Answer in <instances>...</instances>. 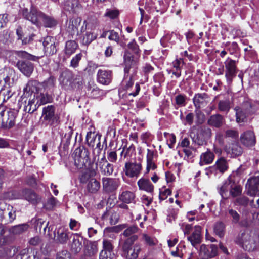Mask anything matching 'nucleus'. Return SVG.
Returning <instances> with one entry per match:
<instances>
[{"label":"nucleus","instance_id":"53","mask_svg":"<svg viewBox=\"0 0 259 259\" xmlns=\"http://www.w3.org/2000/svg\"><path fill=\"white\" fill-rule=\"evenodd\" d=\"M242 188L239 185H236L234 183L231 185L229 195L233 197H239L242 193Z\"/></svg>","mask_w":259,"mask_h":259},{"label":"nucleus","instance_id":"1","mask_svg":"<svg viewBox=\"0 0 259 259\" xmlns=\"http://www.w3.org/2000/svg\"><path fill=\"white\" fill-rule=\"evenodd\" d=\"M20 14L25 19L38 27L44 26L45 27L52 28L57 23L54 18L46 15L32 6L29 11L27 8H21Z\"/></svg>","mask_w":259,"mask_h":259},{"label":"nucleus","instance_id":"20","mask_svg":"<svg viewBox=\"0 0 259 259\" xmlns=\"http://www.w3.org/2000/svg\"><path fill=\"white\" fill-rule=\"evenodd\" d=\"M44 50L47 55H52L57 51L55 45V39L48 36L44 38L42 42Z\"/></svg>","mask_w":259,"mask_h":259},{"label":"nucleus","instance_id":"8","mask_svg":"<svg viewBox=\"0 0 259 259\" xmlns=\"http://www.w3.org/2000/svg\"><path fill=\"white\" fill-rule=\"evenodd\" d=\"M96 165V168H98L102 175L107 176L112 175L114 171L113 165L108 161L105 155L97 160Z\"/></svg>","mask_w":259,"mask_h":259},{"label":"nucleus","instance_id":"44","mask_svg":"<svg viewBox=\"0 0 259 259\" xmlns=\"http://www.w3.org/2000/svg\"><path fill=\"white\" fill-rule=\"evenodd\" d=\"M252 222L251 219L249 215L248 210L245 209L243 210L242 220L239 221L238 224L242 227H248Z\"/></svg>","mask_w":259,"mask_h":259},{"label":"nucleus","instance_id":"27","mask_svg":"<svg viewBox=\"0 0 259 259\" xmlns=\"http://www.w3.org/2000/svg\"><path fill=\"white\" fill-rule=\"evenodd\" d=\"M225 151L228 155H230L231 157L239 156L242 153V148L236 142L226 145L225 147Z\"/></svg>","mask_w":259,"mask_h":259},{"label":"nucleus","instance_id":"38","mask_svg":"<svg viewBox=\"0 0 259 259\" xmlns=\"http://www.w3.org/2000/svg\"><path fill=\"white\" fill-rule=\"evenodd\" d=\"M55 237L57 241L61 244H65L68 240V232L64 228H59L57 231H54Z\"/></svg>","mask_w":259,"mask_h":259},{"label":"nucleus","instance_id":"17","mask_svg":"<svg viewBox=\"0 0 259 259\" xmlns=\"http://www.w3.org/2000/svg\"><path fill=\"white\" fill-rule=\"evenodd\" d=\"M114 256L113 246L110 241H103L102 249L99 254V259H112Z\"/></svg>","mask_w":259,"mask_h":259},{"label":"nucleus","instance_id":"7","mask_svg":"<svg viewBox=\"0 0 259 259\" xmlns=\"http://www.w3.org/2000/svg\"><path fill=\"white\" fill-rule=\"evenodd\" d=\"M12 195L14 199H24L32 203H35L37 202V194L31 189H25L15 191Z\"/></svg>","mask_w":259,"mask_h":259},{"label":"nucleus","instance_id":"5","mask_svg":"<svg viewBox=\"0 0 259 259\" xmlns=\"http://www.w3.org/2000/svg\"><path fill=\"white\" fill-rule=\"evenodd\" d=\"M90 153L84 147H79L75 149L73 153L74 164L78 169L86 167L87 163L90 160Z\"/></svg>","mask_w":259,"mask_h":259},{"label":"nucleus","instance_id":"54","mask_svg":"<svg viewBox=\"0 0 259 259\" xmlns=\"http://www.w3.org/2000/svg\"><path fill=\"white\" fill-rule=\"evenodd\" d=\"M218 108L222 112L227 113L230 109V102L228 100H221L218 103Z\"/></svg>","mask_w":259,"mask_h":259},{"label":"nucleus","instance_id":"64","mask_svg":"<svg viewBox=\"0 0 259 259\" xmlns=\"http://www.w3.org/2000/svg\"><path fill=\"white\" fill-rule=\"evenodd\" d=\"M13 94L9 89H3L0 91V99L2 98L4 102L7 101Z\"/></svg>","mask_w":259,"mask_h":259},{"label":"nucleus","instance_id":"30","mask_svg":"<svg viewBox=\"0 0 259 259\" xmlns=\"http://www.w3.org/2000/svg\"><path fill=\"white\" fill-rule=\"evenodd\" d=\"M38 104L36 102L35 95L33 96L31 94L29 99L25 100V105L24 107V111L29 113H32L37 109Z\"/></svg>","mask_w":259,"mask_h":259},{"label":"nucleus","instance_id":"13","mask_svg":"<svg viewBox=\"0 0 259 259\" xmlns=\"http://www.w3.org/2000/svg\"><path fill=\"white\" fill-rule=\"evenodd\" d=\"M16 116L17 113L14 110H7L0 122L2 127L6 129H10L13 127L15 124Z\"/></svg>","mask_w":259,"mask_h":259},{"label":"nucleus","instance_id":"4","mask_svg":"<svg viewBox=\"0 0 259 259\" xmlns=\"http://www.w3.org/2000/svg\"><path fill=\"white\" fill-rule=\"evenodd\" d=\"M55 111V107L53 105L45 106L42 109L44 120L47 122L52 131L55 130L60 123V116Z\"/></svg>","mask_w":259,"mask_h":259},{"label":"nucleus","instance_id":"60","mask_svg":"<svg viewBox=\"0 0 259 259\" xmlns=\"http://www.w3.org/2000/svg\"><path fill=\"white\" fill-rule=\"evenodd\" d=\"M224 224L222 222H218L214 226V232L220 237H222L224 235Z\"/></svg>","mask_w":259,"mask_h":259},{"label":"nucleus","instance_id":"11","mask_svg":"<svg viewBox=\"0 0 259 259\" xmlns=\"http://www.w3.org/2000/svg\"><path fill=\"white\" fill-rule=\"evenodd\" d=\"M228 161L224 157H221L215 161L214 166H210L206 169V174L208 175L209 173H215L216 170L223 174L228 170Z\"/></svg>","mask_w":259,"mask_h":259},{"label":"nucleus","instance_id":"9","mask_svg":"<svg viewBox=\"0 0 259 259\" xmlns=\"http://www.w3.org/2000/svg\"><path fill=\"white\" fill-rule=\"evenodd\" d=\"M142 169L140 163L127 162L125 164L123 171L129 178H137L139 176Z\"/></svg>","mask_w":259,"mask_h":259},{"label":"nucleus","instance_id":"12","mask_svg":"<svg viewBox=\"0 0 259 259\" xmlns=\"http://www.w3.org/2000/svg\"><path fill=\"white\" fill-rule=\"evenodd\" d=\"M252 108L251 103L247 101L244 103L242 108L236 107L235 110L236 111V121L238 123L244 122L246 116L252 112Z\"/></svg>","mask_w":259,"mask_h":259},{"label":"nucleus","instance_id":"29","mask_svg":"<svg viewBox=\"0 0 259 259\" xmlns=\"http://www.w3.org/2000/svg\"><path fill=\"white\" fill-rule=\"evenodd\" d=\"M139 230L138 227L136 225H132L128 227L120 235V238L119 242H121L123 240H127L133 236H136V240L138 239V236L135 234Z\"/></svg>","mask_w":259,"mask_h":259},{"label":"nucleus","instance_id":"36","mask_svg":"<svg viewBox=\"0 0 259 259\" xmlns=\"http://www.w3.org/2000/svg\"><path fill=\"white\" fill-rule=\"evenodd\" d=\"M224 121L223 116L216 114L210 116L208 120V124L211 126L219 128L223 124Z\"/></svg>","mask_w":259,"mask_h":259},{"label":"nucleus","instance_id":"47","mask_svg":"<svg viewBox=\"0 0 259 259\" xmlns=\"http://www.w3.org/2000/svg\"><path fill=\"white\" fill-rule=\"evenodd\" d=\"M13 55L24 59L32 61H36L39 59L38 57L31 55L24 51H15L12 52Z\"/></svg>","mask_w":259,"mask_h":259},{"label":"nucleus","instance_id":"50","mask_svg":"<svg viewBox=\"0 0 259 259\" xmlns=\"http://www.w3.org/2000/svg\"><path fill=\"white\" fill-rule=\"evenodd\" d=\"M109 218L110 223L111 225H115L118 222V217L116 213L111 211H106L102 215V218L104 220H108V217Z\"/></svg>","mask_w":259,"mask_h":259},{"label":"nucleus","instance_id":"33","mask_svg":"<svg viewBox=\"0 0 259 259\" xmlns=\"http://www.w3.org/2000/svg\"><path fill=\"white\" fill-rule=\"evenodd\" d=\"M35 98L38 106L50 103L53 100L51 93L44 91L43 93H37L35 95Z\"/></svg>","mask_w":259,"mask_h":259},{"label":"nucleus","instance_id":"16","mask_svg":"<svg viewBox=\"0 0 259 259\" xmlns=\"http://www.w3.org/2000/svg\"><path fill=\"white\" fill-rule=\"evenodd\" d=\"M247 193L250 196L259 195V176L250 178L246 185Z\"/></svg>","mask_w":259,"mask_h":259},{"label":"nucleus","instance_id":"48","mask_svg":"<svg viewBox=\"0 0 259 259\" xmlns=\"http://www.w3.org/2000/svg\"><path fill=\"white\" fill-rule=\"evenodd\" d=\"M28 251V249H24L22 250L20 253L17 256V259H39V257L37 255V251L33 250L32 251V255H29L27 256Z\"/></svg>","mask_w":259,"mask_h":259},{"label":"nucleus","instance_id":"40","mask_svg":"<svg viewBox=\"0 0 259 259\" xmlns=\"http://www.w3.org/2000/svg\"><path fill=\"white\" fill-rule=\"evenodd\" d=\"M78 47V44L74 40H69L66 42L64 49L65 55L68 57L74 54Z\"/></svg>","mask_w":259,"mask_h":259},{"label":"nucleus","instance_id":"25","mask_svg":"<svg viewBox=\"0 0 259 259\" xmlns=\"http://www.w3.org/2000/svg\"><path fill=\"white\" fill-rule=\"evenodd\" d=\"M17 67L24 75L27 77L31 75L34 69L33 64L28 61H19L17 62Z\"/></svg>","mask_w":259,"mask_h":259},{"label":"nucleus","instance_id":"14","mask_svg":"<svg viewBox=\"0 0 259 259\" xmlns=\"http://www.w3.org/2000/svg\"><path fill=\"white\" fill-rule=\"evenodd\" d=\"M15 70L10 67H4L0 69V83L4 81L5 85L10 86L13 83Z\"/></svg>","mask_w":259,"mask_h":259},{"label":"nucleus","instance_id":"45","mask_svg":"<svg viewBox=\"0 0 259 259\" xmlns=\"http://www.w3.org/2000/svg\"><path fill=\"white\" fill-rule=\"evenodd\" d=\"M142 240L145 244L149 246H154L158 243L157 239L154 236L146 233L142 234Z\"/></svg>","mask_w":259,"mask_h":259},{"label":"nucleus","instance_id":"26","mask_svg":"<svg viewBox=\"0 0 259 259\" xmlns=\"http://www.w3.org/2000/svg\"><path fill=\"white\" fill-rule=\"evenodd\" d=\"M112 73L110 70L99 69L97 73V80L101 84L107 85L112 80Z\"/></svg>","mask_w":259,"mask_h":259},{"label":"nucleus","instance_id":"23","mask_svg":"<svg viewBox=\"0 0 259 259\" xmlns=\"http://www.w3.org/2000/svg\"><path fill=\"white\" fill-rule=\"evenodd\" d=\"M122 142L123 143L121 147V148H122V151L120 153V161H122L123 159L125 158L131 157L135 151V147L133 144L127 147V140H123Z\"/></svg>","mask_w":259,"mask_h":259},{"label":"nucleus","instance_id":"42","mask_svg":"<svg viewBox=\"0 0 259 259\" xmlns=\"http://www.w3.org/2000/svg\"><path fill=\"white\" fill-rule=\"evenodd\" d=\"M29 228L27 224L24 223L12 227L9 229L10 233L14 235H19L26 231Z\"/></svg>","mask_w":259,"mask_h":259},{"label":"nucleus","instance_id":"59","mask_svg":"<svg viewBox=\"0 0 259 259\" xmlns=\"http://www.w3.org/2000/svg\"><path fill=\"white\" fill-rule=\"evenodd\" d=\"M228 213L233 223L237 224L239 223L240 216L237 211L232 208H229L228 210Z\"/></svg>","mask_w":259,"mask_h":259},{"label":"nucleus","instance_id":"51","mask_svg":"<svg viewBox=\"0 0 259 259\" xmlns=\"http://www.w3.org/2000/svg\"><path fill=\"white\" fill-rule=\"evenodd\" d=\"M38 83L36 81H29L27 83L26 87L24 89L25 92H30L32 96L36 95Z\"/></svg>","mask_w":259,"mask_h":259},{"label":"nucleus","instance_id":"43","mask_svg":"<svg viewBox=\"0 0 259 259\" xmlns=\"http://www.w3.org/2000/svg\"><path fill=\"white\" fill-rule=\"evenodd\" d=\"M252 222L251 219L249 215L248 210L245 209L243 210L242 220L239 221L238 224L242 227H248Z\"/></svg>","mask_w":259,"mask_h":259},{"label":"nucleus","instance_id":"52","mask_svg":"<svg viewBox=\"0 0 259 259\" xmlns=\"http://www.w3.org/2000/svg\"><path fill=\"white\" fill-rule=\"evenodd\" d=\"M98 252V244L96 241L90 242L87 247V254L90 256L95 255Z\"/></svg>","mask_w":259,"mask_h":259},{"label":"nucleus","instance_id":"37","mask_svg":"<svg viewBox=\"0 0 259 259\" xmlns=\"http://www.w3.org/2000/svg\"><path fill=\"white\" fill-rule=\"evenodd\" d=\"M101 187L100 183L95 178H91L88 182L87 190L88 192L92 194L96 193Z\"/></svg>","mask_w":259,"mask_h":259},{"label":"nucleus","instance_id":"61","mask_svg":"<svg viewBox=\"0 0 259 259\" xmlns=\"http://www.w3.org/2000/svg\"><path fill=\"white\" fill-rule=\"evenodd\" d=\"M127 47L131 50L136 55H137L138 57L139 56L140 50L138 45L134 39H132V41L127 44Z\"/></svg>","mask_w":259,"mask_h":259},{"label":"nucleus","instance_id":"10","mask_svg":"<svg viewBox=\"0 0 259 259\" xmlns=\"http://www.w3.org/2000/svg\"><path fill=\"white\" fill-rule=\"evenodd\" d=\"M103 191L106 193H111L115 191L119 186L118 179L110 177L102 178Z\"/></svg>","mask_w":259,"mask_h":259},{"label":"nucleus","instance_id":"18","mask_svg":"<svg viewBox=\"0 0 259 259\" xmlns=\"http://www.w3.org/2000/svg\"><path fill=\"white\" fill-rule=\"evenodd\" d=\"M240 141L246 147H250L255 145L256 138L254 133L251 130L244 132L241 135Z\"/></svg>","mask_w":259,"mask_h":259},{"label":"nucleus","instance_id":"35","mask_svg":"<svg viewBox=\"0 0 259 259\" xmlns=\"http://www.w3.org/2000/svg\"><path fill=\"white\" fill-rule=\"evenodd\" d=\"M172 74L178 78L181 75L182 68L184 64L183 60L181 58L177 59L172 63Z\"/></svg>","mask_w":259,"mask_h":259},{"label":"nucleus","instance_id":"2","mask_svg":"<svg viewBox=\"0 0 259 259\" xmlns=\"http://www.w3.org/2000/svg\"><path fill=\"white\" fill-rule=\"evenodd\" d=\"M136 236L127 239L119 242V246L122 250V255L126 259H136L141 250V245L136 243L133 245L136 241Z\"/></svg>","mask_w":259,"mask_h":259},{"label":"nucleus","instance_id":"55","mask_svg":"<svg viewBox=\"0 0 259 259\" xmlns=\"http://www.w3.org/2000/svg\"><path fill=\"white\" fill-rule=\"evenodd\" d=\"M175 103L179 107H184L187 104L188 98L185 94H179L175 96Z\"/></svg>","mask_w":259,"mask_h":259},{"label":"nucleus","instance_id":"56","mask_svg":"<svg viewBox=\"0 0 259 259\" xmlns=\"http://www.w3.org/2000/svg\"><path fill=\"white\" fill-rule=\"evenodd\" d=\"M125 74L124 79L122 82V85L126 90L130 89L134 84L133 77L135 75Z\"/></svg>","mask_w":259,"mask_h":259},{"label":"nucleus","instance_id":"63","mask_svg":"<svg viewBox=\"0 0 259 259\" xmlns=\"http://www.w3.org/2000/svg\"><path fill=\"white\" fill-rule=\"evenodd\" d=\"M171 193V191L168 188L162 187L159 190V198L160 201H163L165 200L168 196L170 195Z\"/></svg>","mask_w":259,"mask_h":259},{"label":"nucleus","instance_id":"31","mask_svg":"<svg viewBox=\"0 0 259 259\" xmlns=\"http://www.w3.org/2000/svg\"><path fill=\"white\" fill-rule=\"evenodd\" d=\"M101 136L94 132H89L87 133L86 140L88 145L94 147L96 145V148H100Z\"/></svg>","mask_w":259,"mask_h":259},{"label":"nucleus","instance_id":"49","mask_svg":"<svg viewBox=\"0 0 259 259\" xmlns=\"http://www.w3.org/2000/svg\"><path fill=\"white\" fill-rule=\"evenodd\" d=\"M207 97V95L205 93H198L195 95L193 99V102L196 109H199L200 108L201 104Z\"/></svg>","mask_w":259,"mask_h":259},{"label":"nucleus","instance_id":"28","mask_svg":"<svg viewBox=\"0 0 259 259\" xmlns=\"http://www.w3.org/2000/svg\"><path fill=\"white\" fill-rule=\"evenodd\" d=\"M60 83L64 87L70 85L73 82V74L71 71L65 69L59 77Z\"/></svg>","mask_w":259,"mask_h":259},{"label":"nucleus","instance_id":"39","mask_svg":"<svg viewBox=\"0 0 259 259\" xmlns=\"http://www.w3.org/2000/svg\"><path fill=\"white\" fill-rule=\"evenodd\" d=\"M231 181L230 179H228L225 181L221 187L218 188L219 193L221 195L222 198L227 199L228 195V191H230Z\"/></svg>","mask_w":259,"mask_h":259},{"label":"nucleus","instance_id":"3","mask_svg":"<svg viewBox=\"0 0 259 259\" xmlns=\"http://www.w3.org/2000/svg\"><path fill=\"white\" fill-rule=\"evenodd\" d=\"M255 231H245L240 232L235 239V242L248 251L254 250L256 247L255 239Z\"/></svg>","mask_w":259,"mask_h":259},{"label":"nucleus","instance_id":"62","mask_svg":"<svg viewBox=\"0 0 259 259\" xmlns=\"http://www.w3.org/2000/svg\"><path fill=\"white\" fill-rule=\"evenodd\" d=\"M83 55L81 53L77 54L74 56L70 61V66L75 68L79 66V63L82 58Z\"/></svg>","mask_w":259,"mask_h":259},{"label":"nucleus","instance_id":"57","mask_svg":"<svg viewBox=\"0 0 259 259\" xmlns=\"http://www.w3.org/2000/svg\"><path fill=\"white\" fill-rule=\"evenodd\" d=\"M119 11L117 9H107L104 14L105 17L110 19H116L118 18Z\"/></svg>","mask_w":259,"mask_h":259},{"label":"nucleus","instance_id":"41","mask_svg":"<svg viewBox=\"0 0 259 259\" xmlns=\"http://www.w3.org/2000/svg\"><path fill=\"white\" fill-rule=\"evenodd\" d=\"M56 79L53 76H50L47 80L42 83V85L44 89V92H48L52 93L54 91Z\"/></svg>","mask_w":259,"mask_h":259},{"label":"nucleus","instance_id":"34","mask_svg":"<svg viewBox=\"0 0 259 259\" xmlns=\"http://www.w3.org/2000/svg\"><path fill=\"white\" fill-rule=\"evenodd\" d=\"M214 154L213 152L210 150H207L204 153H202L200 157L199 164L202 166L204 164H211L214 159Z\"/></svg>","mask_w":259,"mask_h":259},{"label":"nucleus","instance_id":"19","mask_svg":"<svg viewBox=\"0 0 259 259\" xmlns=\"http://www.w3.org/2000/svg\"><path fill=\"white\" fill-rule=\"evenodd\" d=\"M201 227L199 226H195L194 230L192 233L187 236V240L191 243V245L196 248L201 242Z\"/></svg>","mask_w":259,"mask_h":259},{"label":"nucleus","instance_id":"21","mask_svg":"<svg viewBox=\"0 0 259 259\" xmlns=\"http://www.w3.org/2000/svg\"><path fill=\"white\" fill-rule=\"evenodd\" d=\"M200 254L204 257L212 258L218 254V247L214 244L206 245L202 244L200 247Z\"/></svg>","mask_w":259,"mask_h":259},{"label":"nucleus","instance_id":"32","mask_svg":"<svg viewBox=\"0 0 259 259\" xmlns=\"http://www.w3.org/2000/svg\"><path fill=\"white\" fill-rule=\"evenodd\" d=\"M82 239L80 238L78 234L73 235L70 243V249L72 252L77 253L80 251L82 247Z\"/></svg>","mask_w":259,"mask_h":259},{"label":"nucleus","instance_id":"24","mask_svg":"<svg viewBox=\"0 0 259 259\" xmlns=\"http://www.w3.org/2000/svg\"><path fill=\"white\" fill-rule=\"evenodd\" d=\"M139 190L145 191L152 194L154 191V186L149 179L142 177L137 181Z\"/></svg>","mask_w":259,"mask_h":259},{"label":"nucleus","instance_id":"15","mask_svg":"<svg viewBox=\"0 0 259 259\" xmlns=\"http://www.w3.org/2000/svg\"><path fill=\"white\" fill-rule=\"evenodd\" d=\"M226 68L225 77L228 82H231L232 78L236 74V62L230 58H228L224 62Z\"/></svg>","mask_w":259,"mask_h":259},{"label":"nucleus","instance_id":"22","mask_svg":"<svg viewBox=\"0 0 259 259\" xmlns=\"http://www.w3.org/2000/svg\"><path fill=\"white\" fill-rule=\"evenodd\" d=\"M118 199L124 203H135L136 194L133 191L123 190L122 188L119 193Z\"/></svg>","mask_w":259,"mask_h":259},{"label":"nucleus","instance_id":"46","mask_svg":"<svg viewBox=\"0 0 259 259\" xmlns=\"http://www.w3.org/2000/svg\"><path fill=\"white\" fill-rule=\"evenodd\" d=\"M97 37L96 34L91 32H85L82 34L81 38V42L84 45L91 44Z\"/></svg>","mask_w":259,"mask_h":259},{"label":"nucleus","instance_id":"58","mask_svg":"<svg viewBox=\"0 0 259 259\" xmlns=\"http://www.w3.org/2000/svg\"><path fill=\"white\" fill-rule=\"evenodd\" d=\"M249 200L247 196H240L235 200L234 204L236 205L246 207L248 205Z\"/></svg>","mask_w":259,"mask_h":259},{"label":"nucleus","instance_id":"6","mask_svg":"<svg viewBox=\"0 0 259 259\" xmlns=\"http://www.w3.org/2000/svg\"><path fill=\"white\" fill-rule=\"evenodd\" d=\"M125 74L135 75L138 69V58L134 57L128 50H125L123 55Z\"/></svg>","mask_w":259,"mask_h":259}]
</instances>
